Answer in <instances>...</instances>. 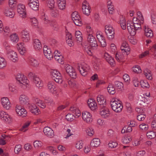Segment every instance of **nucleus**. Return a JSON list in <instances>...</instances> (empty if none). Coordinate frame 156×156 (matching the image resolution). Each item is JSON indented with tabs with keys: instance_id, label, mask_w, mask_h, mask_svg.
Wrapping results in <instances>:
<instances>
[{
	"instance_id": "nucleus-13",
	"label": "nucleus",
	"mask_w": 156,
	"mask_h": 156,
	"mask_svg": "<svg viewBox=\"0 0 156 156\" xmlns=\"http://www.w3.org/2000/svg\"><path fill=\"white\" fill-rule=\"evenodd\" d=\"M7 56L13 62H16L18 59L16 52L11 49L7 51Z\"/></svg>"
},
{
	"instance_id": "nucleus-37",
	"label": "nucleus",
	"mask_w": 156,
	"mask_h": 156,
	"mask_svg": "<svg viewBox=\"0 0 156 156\" xmlns=\"http://www.w3.org/2000/svg\"><path fill=\"white\" fill-rule=\"evenodd\" d=\"M144 74L145 75L147 78L151 80L152 78V74L151 71L148 69H146L144 71Z\"/></svg>"
},
{
	"instance_id": "nucleus-10",
	"label": "nucleus",
	"mask_w": 156,
	"mask_h": 156,
	"mask_svg": "<svg viewBox=\"0 0 156 156\" xmlns=\"http://www.w3.org/2000/svg\"><path fill=\"white\" fill-rule=\"evenodd\" d=\"M65 69L67 73L71 78L75 79L76 77V73L72 66L67 65L65 66Z\"/></svg>"
},
{
	"instance_id": "nucleus-33",
	"label": "nucleus",
	"mask_w": 156,
	"mask_h": 156,
	"mask_svg": "<svg viewBox=\"0 0 156 156\" xmlns=\"http://www.w3.org/2000/svg\"><path fill=\"white\" fill-rule=\"evenodd\" d=\"M35 103L37 105L42 108H45L46 107V104L42 101L37 98L35 100Z\"/></svg>"
},
{
	"instance_id": "nucleus-8",
	"label": "nucleus",
	"mask_w": 156,
	"mask_h": 156,
	"mask_svg": "<svg viewBox=\"0 0 156 156\" xmlns=\"http://www.w3.org/2000/svg\"><path fill=\"white\" fill-rule=\"evenodd\" d=\"M73 21L76 25L78 26H81L82 25V22L80 16L77 14V12H73L71 15Z\"/></svg>"
},
{
	"instance_id": "nucleus-11",
	"label": "nucleus",
	"mask_w": 156,
	"mask_h": 156,
	"mask_svg": "<svg viewBox=\"0 0 156 156\" xmlns=\"http://www.w3.org/2000/svg\"><path fill=\"white\" fill-rule=\"evenodd\" d=\"M0 118L3 121L9 123L12 121V117L6 112L2 110L0 111Z\"/></svg>"
},
{
	"instance_id": "nucleus-20",
	"label": "nucleus",
	"mask_w": 156,
	"mask_h": 156,
	"mask_svg": "<svg viewBox=\"0 0 156 156\" xmlns=\"http://www.w3.org/2000/svg\"><path fill=\"white\" fill-rule=\"evenodd\" d=\"M54 56L55 59L58 61V62L62 64L63 63V56L58 50L55 51L54 53Z\"/></svg>"
},
{
	"instance_id": "nucleus-35",
	"label": "nucleus",
	"mask_w": 156,
	"mask_h": 156,
	"mask_svg": "<svg viewBox=\"0 0 156 156\" xmlns=\"http://www.w3.org/2000/svg\"><path fill=\"white\" fill-rule=\"evenodd\" d=\"M41 19L44 22L45 24H50V21L48 20V17L47 15H45L44 13H42L40 16Z\"/></svg>"
},
{
	"instance_id": "nucleus-39",
	"label": "nucleus",
	"mask_w": 156,
	"mask_h": 156,
	"mask_svg": "<svg viewBox=\"0 0 156 156\" xmlns=\"http://www.w3.org/2000/svg\"><path fill=\"white\" fill-rule=\"evenodd\" d=\"M119 23L122 28L123 30L126 29V22L125 19L123 16L120 18Z\"/></svg>"
},
{
	"instance_id": "nucleus-52",
	"label": "nucleus",
	"mask_w": 156,
	"mask_h": 156,
	"mask_svg": "<svg viewBox=\"0 0 156 156\" xmlns=\"http://www.w3.org/2000/svg\"><path fill=\"white\" fill-rule=\"evenodd\" d=\"M44 54L46 58L49 60H51L53 58V55L51 50H48V52H45Z\"/></svg>"
},
{
	"instance_id": "nucleus-5",
	"label": "nucleus",
	"mask_w": 156,
	"mask_h": 156,
	"mask_svg": "<svg viewBox=\"0 0 156 156\" xmlns=\"http://www.w3.org/2000/svg\"><path fill=\"white\" fill-rule=\"evenodd\" d=\"M50 73L51 77L55 82L59 83H62V77L58 71L55 69L51 70Z\"/></svg>"
},
{
	"instance_id": "nucleus-28",
	"label": "nucleus",
	"mask_w": 156,
	"mask_h": 156,
	"mask_svg": "<svg viewBox=\"0 0 156 156\" xmlns=\"http://www.w3.org/2000/svg\"><path fill=\"white\" fill-rule=\"evenodd\" d=\"M145 35L147 37H151L153 36L152 31L149 28L148 26L145 25L144 27Z\"/></svg>"
},
{
	"instance_id": "nucleus-1",
	"label": "nucleus",
	"mask_w": 156,
	"mask_h": 156,
	"mask_svg": "<svg viewBox=\"0 0 156 156\" xmlns=\"http://www.w3.org/2000/svg\"><path fill=\"white\" fill-rule=\"evenodd\" d=\"M140 23H135L134 22L131 24L130 23H127V27L128 30L129 34L133 36L135 35L136 33V30L141 29V24Z\"/></svg>"
},
{
	"instance_id": "nucleus-23",
	"label": "nucleus",
	"mask_w": 156,
	"mask_h": 156,
	"mask_svg": "<svg viewBox=\"0 0 156 156\" xmlns=\"http://www.w3.org/2000/svg\"><path fill=\"white\" fill-rule=\"evenodd\" d=\"M87 104L91 110H94L97 108V104L95 101L93 99H90L88 101Z\"/></svg>"
},
{
	"instance_id": "nucleus-60",
	"label": "nucleus",
	"mask_w": 156,
	"mask_h": 156,
	"mask_svg": "<svg viewBox=\"0 0 156 156\" xmlns=\"http://www.w3.org/2000/svg\"><path fill=\"white\" fill-rule=\"evenodd\" d=\"M9 5L11 7H13L16 6L17 3L16 0H9Z\"/></svg>"
},
{
	"instance_id": "nucleus-42",
	"label": "nucleus",
	"mask_w": 156,
	"mask_h": 156,
	"mask_svg": "<svg viewBox=\"0 0 156 156\" xmlns=\"http://www.w3.org/2000/svg\"><path fill=\"white\" fill-rule=\"evenodd\" d=\"M4 14L6 16L10 17L11 18L13 17L14 16V12L9 9H5Z\"/></svg>"
},
{
	"instance_id": "nucleus-6",
	"label": "nucleus",
	"mask_w": 156,
	"mask_h": 156,
	"mask_svg": "<svg viewBox=\"0 0 156 156\" xmlns=\"http://www.w3.org/2000/svg\"><path fill=\"white\" fill-rule=\"evenodd\" d=\"M28 76L29 78L32 79L33 82L37 87L40 89L42 88L43 84L38 77L32 73H30Z\"/></svg>"
},
{
	"instance_id": "nucleus-63",
	"label": "nucleus",
	"mask_w": 156,
	"mask_h": 156,
	"mask_svg": "<svg viewBox=\"0 0 156 156\" xmlns=\"http://www.w3.org/2000/svg\"><path fill=\"white\" fill-rule=\"evenodd\" d=\"M151 127L156 129V114H155L153 117V119L151 122Z\"/></svg>"
},
{
	"instance_id": "nucleus-18",
	"label": "nucleus",
	"mask_w": 156,
	"mask_h": 156,
	"mask_svg": "<svg viewBox=\"0 0 156 156\" xmlns=\"http://www.w3.org/2000/svg\"><path fill=\"white\" fill-rule=\"evenodd\" d=\"M19 100L20 104L23 105H27L29 103V98L25 94L21 95L19 97Z\"/></svg>"
},
{
	"instance_id": "nucleus-51",
	"label": "nucleus",
	"mask_w": 156,
	"mask_h": 156,
	"mask_svg": "<svg viewBox=\"0 0 156 156\" xmlns=\"http://www.w3.org/2000/svg\"><path fill=\"white\" fill-rule=\"evenodd\" d=\"M138 20L140 21L141 23H143L144 18L143 16L140 11H138L137 13Z\"/></svg>"
},
{
	"instance_id": "nucleus-61",
	"label": "nucleus",
	"mask_w": 156,
	"mask_h": 156,
	"mask_svg": "<svg viewBox=\"0 0 156 156\" xmlns=\"http://www.w3.org/2000/svg\"><path fill=\"white\" fill-rule=\"evenodd\" d=\"M146 117V115L144 114H140L138 115L137 117V120L139 121L144 120Z\"/></svg>"
},
{
	"instance_id": "nucleus-36",
	"label": "nucleus",
	"mask_w": 156,
	"mask_h": 156,
	"mask_svg": "<svg viewBox=\"0 0 156 156\" xmlns=\"http://www.w3.org/2000/svg\"><path fill=\"white\" fill-rule=\"evenodd\" d=\"M28 5L30 9L35 11L38 10L39 7V2L28 4Z\"/></svg>"
},
{
	"instance_id": "nucleus-58",
	"label": "nucleus",
	"mask_w": 156,
	"mask_h": 156,
	"mask_svg": "<svg viewBox=\"0 0 156 156\" xmlns=\"http://www.w3.org/2000/svg\"><path fill=\"white\" fill-rule=\"evenodd\" d=\"M42 143L41 141L36 140L34 142V145L35 148H37L42 146Z\"/></svg>"
},
{
	"instance_id": "nucleus-46",
	"label": "nucleus",
	"mask_w": 156,
	"mask_h": 156,
	"mask_svg": "<svg viewBox=\"0 0 156 156\" xmlns=\"http://www.w3.org/2000/svg\"><path fill=\"white\" fill-rule=\"evenodd\" d=\"M76 118L72 114L69 113L66 116V119L68 121H72Z\"/></svg>"
},
{
	"instance_id": "nucleus-53",
	"label": "nucleus",
	"mask_w": 156,
	"mask_h": 156,
	"mask_svg": "<svg viewBox=\"0 0 156 156\" xmlns=\"http://www.w3.org/2000/svg\"><path fill=\"white\" fill-rule=\"evenodd\" d=\"M30 122L28 121L25 123L23 126L20 130L23 132H25L28 129L27 127L30 124Z\"/></svg>"
},
{
	"instance_id": "nucleus-43",
	"label": "nucleus",
	"mask_w": 156,
	"mask_h": 156,
	"mask_svg": "<svg viewBox=\"0 0 156 156\" xmlns=\"http://www.w3.org/2000/svg\"><path fill=\"white\" fill-rule=\"evenodd\" d=\"M29 62L30 65L34 67H37L39 65V62L36 59L33 58H30Z\"/></svg>"
},
{
	"instance_id": "nucleus-55",
	"label": "nucleus",
	"mask_w": 156,
	"mask_h": 156,
	"mask_svg": "<svg viewBox=\"0 0 156 156\" xmlns=\"http://www.w3.org/2000/svg\"><path fill=\"white\" fill-rule=\"evenodd\" d=\"M140 85L141 87L144 88H148L149 87V83L146 81H142L140 82Z\"/></svg>"
},
{
	"instance_id": "nucleus-9",
	"label": "nucleus",
	"mask_w": 156,
	"mask_h": 156,
	"mask_svg": "<svg viewBox=\"0 0 156 156\" xmlns=\"http://www.w3.org/2000/svg\"><path fill=\"white\" fill-rule=\"evenodd\" d=\"M105 32L109 39L112 40L114 37V30L111 25L105 26Z\"/></svg>"
},
{
	"instance_id": "nucleus-57",
	"label": "nucleus",
	"mask_w": 156,
	"mask_h": 156,
	"mask_svg": "<svg viewBox=\"0 0 156 156\" xmlns=\"http://www.w3.org/2000/svg\"><path fill=\"white\" fill-rule=\"evenodd\" d=\"M132 139L129 136L124 137L122 139V142L124 144L128 143Z\"/></svg>"
},
{
	"instance_id": "nucleus-24",
	"label": "nucleus",
	"mask_w": 156,
	"mask_h": 156,
	"mask_svg": "<svg viewBox=\"0 0 156 156\" xmlns=\"http://www.w3.org/2000/svg\"><path fill=\"white\" fill-rule=\"evenodd\" d=\"M47 86L48 90L52 93H54L56 90L55 85L53 81L48 82Z\"/></svg>"
},
{
	"instance_id": "nucleus-41",
	"label": "nucleus",
	"mask_w": 156,
	"mask_h": 156,
	"mask_svg": "<svg viewBox=\"0 0 156 156\" xmlns=\"http://www.w3.org/2000/svg\"><path fill=\"white\" fill-rule=\"evenodd\" d=\"M7 62L6 60L3 57L0 56V69H2L6 67Z\"/></svg>"
},
{
	"instance_id": "nucleus-15",
	"label": "nucleus",
	"mask_w": 156,
	"mask_h": 156,
	"mask_svg": "<svg viewBox=\"0 0 156 156\" xmlns=\"http://www.w3.org/2000/svg\"><path fill=\"white\" fill-rule=\"evenodd\" d=\"M82 118L83 120L87 123L91 122L92 121L91 114L87 111H84L82 112Z\"/></svg>"
},
{
	"instance_id": "nucleus-47",
	"label": "nucleus",
	"mask_w": 156,
	"mask_h": 156,
	"mask_svg": "<svg viewBox=\"0 0 156 156\" xmlns=\"http://www.w3.org/2000/svg\"><path fill=\"white\" fill-rule=\"evenodd\" d=\"M147 136L149 138H154L156 136V133L153 131H150L147 133Z\"/></svg>"
},
{
	"instance_id": "nucleus-7",
	"label": "nucleus",
	"mask_w": 156,
	"mask_h": 156,
	"mask_svg": "<svg viewBox=\"0 0 156 156\" xmlns=\"http://www.w3.org/2000/svg\"><path fill=\"white\" fill-rule=\"evenodd\" d=\"M92 31H91V32L88 34L87 41L93 49H96L98 45L96 38L92 34Z\"/></svg>"
},
{
	"instance_id": "nucleus-4",
	"label": "nucleus",
	"mask_w": 156,
	"mask_h": 156,
	"mask_svg": "<svg viewBox=\"0 0 156 156\" xmlns=\"http://www.w3.org/2000/svg\"><path fill=\"white\" fill-rule=\"evenodd\" d=\"M16 79L19 82L20 85L22 88H24L25 87H27L28 84V80L24 75L21 73H18L16 76Z\"/></svg>"
},
{
	"instance_id": "nucleus-44",
	"label": "nucleus",
	"mask_w": 156,
	"mask_h": 156,
	"mask_svg": "<svg viewBox=\"0 0 156 156\" xmlns=\"http://www.w3.org/2000/svg\"><path fill=\"white\" fill-rule=\"evenodd\" d=\"M46 150L49 151L53 155H56L58 154L55 148L51 146L48 147L46 148Z\"/></svg>"
},
{
	"instance_id": "nucleus-29",
	"label": "nucleus",
	"mask_w": 156,
	"mask_h": 156,
	"mask_svg": "<svg viewBox=\"0 0 156 156\" xmlns=\"http://www.w3.org/2000/svg\"><path fill=\"white\" fill-rule=\"evenodd\" d=\"M57 2L59 9L61 10L65 9L66 5V0H58Z\"/></svg>"
},
{
	"instance_id": "nucleus-14",
	"label": "nucleus",
	"mask_w": 156,
	"mask_h": 156,
	"mask_svg": "<svg viewBox=\"0 0 156 156\" xmlns=\"http://www.w3.org/2000/svg\"><path fill=\"white\" fill-rule=\"evenodd\" d=\"M82 10L83 13L88 16L90 13V8L88 3L86 1H84L82 4Z\"/></svg>"
},
{
	"instance_id": "nucleus-59",
	"label": "nucleus",
	"mask_w": 156,
	"mask_h": 156,
	"mask_svg": "<svg viewBox=\"0 0 156 156\" xmlns=\"http://www.w3.org/2000/svg\"><path fill=\"white\" fill-rule=\"evenodd\" d=\"M132 70L133 72L136 73H140L141 72L140 67L139 66H136L132 68Z\"/></svg>"
},
{
	"instance_id": "nucleus-48",
	"label": "nucleus",
	"mask_w": 156,
	"mask_h": 156,
	"mask_svg": "<svg viewBox=\"0 0 156 156\" xmlns=\"http://www.w3.org/2000/svg\"><path fill=\"white\" fill-rule=\"evenodd\" d=\"M86 132L87 135L89 136H92L94 134L93 129L90 127H88L86 129Z\"/></svg>"
},
{
	"instance_id": "nucleus-64",
	"label": "nucleus",
	"mask_w": 156,
	"mask_h": 156,
	"mask_svg": "<svg viewBox=\"0 0 156 156\" xmlns=\"http://www.w3.org/2000/svg\"><path fill=\"white\" fill-rule=\"evenodd\" d=\"M108 145L109 147L114 148L117 146L118 144L115 142L111 141L108 144Z\"/></svg>"
},
{
	"instance_id": "nucleus-30",
	"label": "nucleus",
	"mask_w": 156,
	"mask_h": 156,
	"mask_svg": "<svg viewBox=\"0 0 156 156\" xmlns=\"http://www.w3.org/2000/svg\"><path fill=\"white\" fill-rule=\"evenodd\" d=\"M126 54H124L123 53L119 52L117 53L115 55L116 59L119 62H121L124 58L125 56H127Z\"/></svg>"
},
{
	"instance_id": "nucleus-3",
	"label": "nucleus",
	"mask_w": 156,
	"mask_h": 156,
	"mask_svg": "<svg viewBox=\"0 0 156 156\" xmlns=\"http://www.w3.org/2000/svg\"><path fill=\"white\" fill-rule=\"evenodd\" d=\"M77 69L83 76H85L88 74L90 69L89 66L84 62L77 64Z\"/></svg>"
},
{
	"instance_id": "nucleus-54",
	"label": "nucleus",
	"mask_w": 156,
	"mask_h": 156,
	"mask_svg": "<svg viewBox=\"0 0 156 156\" xmlns=\"http://www.w3.org/2000/svg\"><path fill=\"white\" fill-rule=\"evenodd\" d=\"M121 50L122 53H123L125 54H126V55H127L129 53L130 49L129 47L128 46L125 47H124L123 49H121Z\"/></svg>"
},
{
	"instance_id": "nucleus-34",
	"label": "nucleus",
	"mask_w": 156,
	"mask_h": 156,
	"mask_svg": "<svg viewBox=\"0 0 156 156\" xmlns=\"http://www.w3.org/2000/svg\"><path fill=\"white\" fill-rule=\"evenodd\" d=\"M70 110L74 114L76 117L77 116L76 118H78L80 116L81 113L80 110L79 109L76 108V107L71 108Z\"/></svg>"
},
{
	"instance_id": "nucleus-32",
	"label": "nucleus",
	"mask_w": 156,
	"mask_h": 156,
	"mask_svg": "<svg viewBox=\"0 0 156 156\" xmlns=\"http://www.w3.org/2000/svg\"><path fill=\"white\" fill-rule=\"evenodd\" d=\"M100 140L98 138L93 139L91 141L90 145L93 147H97L101 144Z\"/></svg>"
},
{
	"instance_id": "nucleus-38",
	"label": "nucleus",
	"mask_w": 156,
	"mask_h": 156,
	"mask_svg": "<svg viewBox=\"0 0 156 156\" xmlns=\"http://www.w3.org/2000/svg\"><path fill=\"white\" fill-rule=\"evenodd\" d=\"M10 40L12 42L17 43L19 40L18 35L16 33H13L10 36Z\"/></svg>"
},
{
	"instance_id": "nucleus-27",
	"label": "nucleus",
	"mask_w": 156,
	"mask_h": 156,
	"mask_svg": "<svg viewBox=\"0 0 156 156\" xmlns=\"http://www.w3.org/2000/svg\"><path fill=\"white\" fill-rule=\"evenodd\" d=\"M104 58L106 61L111 65H112L115 63V61L113 58L108 53H105L104 55Z\"/></svg>"
},
{
	"instance_id": "nucleus-19",
	"label": "nucleus",
	"mask_w": 156,
	"mask_h": 156,
	"mask_svg": "<svg viewBox=\"0 0 156 156\" xmlns=\"http://www.w3.org/2000/svg\"><path fill=\"white\" fill-rule=\"evenodd\" d=\"M99 113L101 116L104 118H108L110 115L109 110L108 108H101Z\"/></svg>"
},
{
	"instance_id": "nucleus-45",
	"label": "nucleus",
	"mask_w": 156,
	"mask_h": 156,
	"mask_svg": "<svg viewBox=\"0 0 156 156\" xmlns=\"http://www.w3.org/2000/svg\"><path fill=\"white\" fill-rule=\"evenodd\" d=\"M82 33L80 31H76L75 33V36L77 41L81 42L82 40Z\"/></svg>"
},
{
	"instance_id": "nucleus-62",
	"label": "nucleus",
	"mask_w": 156,
	"mask_h": 156,
	"mask_svg": "<svg viewBox=\"0 0 156 156\" xmlns=\"http://www.w3.org/2000/svg\"><path fill=\"white\" fill-rule=\"evenodd\" d=\"M96 36L97 38L99 41V40H100L102 39H104V38H105L104 36L102 35V33L101 31H98L97 32Z\"/></svg>"
},
{
	"instance_id": "nucleus-25",
	"label": "nucleus",
	"mask_w": 156,
	"mask_h": 156,
	"mask_svg": "<svg viewBox=\"0 0 156 156\" xmlns=\"http://www.w3.org/2000/svg\"><path fill=\"white\" fill-rule=\"evenodd\" d=\"M97 101L98 104L102 106V107L103 108L105 107L106 105V101L104 97L101 95H98L97 98Z\"/></svg>"
},
{
	"instance_id": "nucleus-22",
	"label": "nucleus",
	"mask_w": 156,
	"mask_h": 156,
	"mask_svg": "<svg viewBox=\"0 0 156 156\" xmlns=\"http://www.w3.org/2000/svg\"><path fill=\"white\" fill-rule=\"evenodd\" d=\"M25 11V7L24 5L22 4H20L18 5L17 11L20 14L22 15L23 17L26 16V14Z\"/></svg>"
},
{
	"instance_id": "nucleus-21",
	"label": "nucleus",
	"mask_w": 156,
	"mask_h": 156,
	"mask_svg": "<svg viewBox=\"0 0 156 156\" xmlns=\"http://www.w3.org/2000/svg\"><path fill=\"white\" fill-rule=\"evenodd\" d=\"M3 107L6 109H9L10 107V103L7 98H3L1 100Z\"/></svg>"
},
{
	"instance_id": "nucleus-12",
	"label": "nucleus",
	"mask_w": 156,
	"mask_h": 156,
	"mask_svg": "<svg viewBox=\"0 0 156 156\" xmlns=\"http://www.w3.org/2000/svg\"><path fill=\"white\" fill-rule=\"evenodd\" d=\"M16 111L18 115L23 117L27 115V112L23 108L19 105H17L16 107Z\"/></svg>"
},
{
	"instance_id": "nucleus-49",
	"label": "nucleus",
	"mask_w": 156,
	"mask_h": 156,
	"mask_svg": "<svg viewBox=\"0 0 156 156\" xmlns=\"http://www.w3.org/2000/svg\"><path fill=\"white\" fill-rule=\"evenodd\" d=\"M107 89L108 92L111 94H113L115 93V89L112 85H109Z\"/></svg>"
},
{
	"instance_id": "nucleus-40",
	"label": "nucleus",
	"mask_w": 156,
	"mask_h": 156,
	"mask_svg": "<svg viewBox=\"0 0 156 156\" xmlns=\"http://www.w3.org/2000/svg\"><path fill=\"white\" fill-rule=\"evenodd\" d=\"M50 9L51 10V14L52 16L54 17H57L58 16V12L56 8L54 7L53 8Z\"/></svg>"
},
{
	"instance_id": "nucleus-56",
	"label": "nucleus",
	"mask_w": 156,
	"mask_h": 156,
	"mask_svg": "<svg viewBox=\"0 0 156 156\" xmlns=\"http://www.w3.org/2000/svg\"><path fill=\"white\" fill-rule=\"evenodd\" d=\"M139 127L143 130L146 131L148 129L149 127L147 124L143 123L139 125Z\"/></svg>"
},
{
	"instance_id": "nucleus-31",
	"label": "nucleus",
	"mask_w": 156,
	"mask_h": 156,
	"mask_svg": "<svg viewBox=\"0 0 156 156\" xmlns=\"http://www.w3.org/2000/svg\"><path fill=\"white\" fill-rule=\"evenodd\" d=\"M18 45V50L21 55H23L26 51V48L24 46V43H19L17 44Z\"/></svg>"
},
{
	"instance_id": "nucleus-50",
	"label": "nucleus",
	"mask_w": 156,
	"mask_h": 156,
	"mask_svg": "<svg viewBox=\"0 0 156 156\" xmlns=\"http://www.w3.org/2000/svg\"><path fill=\"white\" fill-rule=\"evenodd\" d=\"M47 2L48 6L50 9L54 7L55 2L54 0H47Z\"/></svg>"
},
{
	"instance_id": "nucleus-26",
	"label": "nucleus",
	"mask_w": 156,
	"mask_h": 156,
	"mask_svg": "<svg viewBox=\"0 0 156 156\" xmlns=\"http://www.w3.org/2000/svg\"><path fill=\"white\" fill-rule=\"evenodd\" d=\"M33 46L34 48L36 50H40L42 48L41 43L40 41L37 39L34 40Z\"/></svg>"
},
{
	"instance_id": "nucleus-16",
	"label": "nucleus",
	"mask_w": 156,
	"mask_h": 156,
	"mask_svg": "<svg viewBox=\"0 0 156 156\" xmlns=\"http://www.w3.org/2000/svg\"><path fill=\"white\" fill-rule=\"evenodd\" d=\"M43 132L44 135L48 137L51 138L54 136L53 130L48 126H46L44 128Z\"/></svg>"
},
{
	"instance_id": "nucleus-17",
	"label": "nucleus",
	"mask_w": 156,
	"mask_h": 156,
	"mask_svg": "<svg viewBox=\"0 0 156 156\" xmlns=\"http://www.w3.org/2000/svg\"><path fill=\"white\" fill-rule=\"evenodd\" d=\"M23 41L25 42H28L30 39L29 32L26 29L23 30L21 32Z\"/></svg>"
},
{
	"instance_id": "nucleus-2",
	"label": "nucleus",
	"mask_w": 156,
	"mask_h": 156,
	"mask_svg": "<svg viewBox=\"0 0 156 156\" xmlns=\"http://www.w3.org/2000/svg\"><path fill=\"white\" fill-rule=\"evenodd\" d=\"M110 105L112 109L117 113L121 112L123 106L120 102L116 101L115 99L113 98L111 101Z\"/></svg>"
}]
</instances>
